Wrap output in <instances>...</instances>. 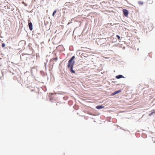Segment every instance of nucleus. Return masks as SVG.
<instances>
[{"label":"nucleus","mask_w":155,"mask_h":155,"mask_svg":"<svg viewBox=\"0 0 155 155\" xmlns=\"http://www.w3.org/2000/svg\"><path fill=\"white\" fill-rule=\"evenodd\" d=\"M74 58V56H72L69 61L68 64V68H69V71L71 73H75V71L73 69L75 63L74 61L73 60Z\"/></svg>","instance_id":"obj_1"},{"label":"nucleus","mask_w":155,"mask_h":155,"mask_svg":"<svg viewBox=\"0 0 155 155\" xmlns=\"http://www.w3.org/2000/svg\"><path fill=\"white\" fill-rule=\"evenodd\" d=\"M123 12L125 16L126 17H128L129 12L127 10L125 9H123Z\"/></svg>","instance_id":"obj_2"},{"label":"nucleus","mask_w":155,"mask_h":155,"mask_svg":"<svg viewBox=\"0 0 155 155\" xmlns=\"http://www.w3.org/2000/svg\"><path fill=\"white\" fill-rule=\"evenodd\" d=\"M28 26L30 30L32 31L33 29L32 24L31 22H29L28 23Z\"/></svg>","instance_id":"obj_3"},{"label":"nucleus","mask_w":155,"mask_h":155,"mask_svg":"<svg viewBox=\"0 0 155 155\" xmlns=\"http://www.w3.org/2000/svg\"><path fill=\"white\" fill-rule=\"evenodd\" d=\"M104 108V106L101 105H98L96 107V108L98 109H100Z\"/></svg>","instance_id":"obj_4"},{"label":"nucleus","mask_w":155,"mask_h":155,"mask_svg":"<svg viewBox=\"0 0 155 155\" xmlns=\"http://www.w3.org/2000/svg\"><path fill=\"white\" fill-rule=\"evenodd\" d=\"M116 78L117 79H120L121 78H124V76L121 75H117L116 76Z\"/></svg>","instance_id":"obj_5"},{"label":"nucleus","mask_w":155,"mask_h":155,"mask_svg":"<svg viewBox=\"0 0 155 155\" xmlns=\"http://www.w3.org/2000/svg\"><path fill=\"white\" fill-rule=\"evenodd\" d=\"M121 90H119L118 91H115L112 94V95H114L119 93H120L121 92Z\"/></svg>","instance_id":"obj_6"},{"label":"nucleus","mask_w":155,"mask_h":155,"mask_svg":"<svg viewBox=\"0 0 155 155\" xmlns=\"http://www.w3.org/2000/svg\"><path fill=\"white\" fill-rule=\"evenodd\" d=\"M154 114H155V111L153 110H152V112L149 114V116H151L153 115Z\"/></svg>","instance_id":"obj_7"},{"label":"nucleus","mask_w":155,"mask_h":155,"mask_svg":"<svg viewBox=\"0 0 155 155\" xmlns=\"http://www.w3.org/2000/svg\"><path fill=\"white\" fill-rule=\"evenodd\" d=\"M153 3V0H148L147 1V3L149 4H152Z\"/></svg>","instance_id":"obj_8"},{"label":"nucleus","mask_w":155,"mask_h":155,"mask_svg":"<svg viewBox=\"0 0 155 155\" xmlns=\"http://www.w3.org/2000/svg\"><path fill=\"white\" fill-rule=\"evenodd\" d=\"M57 12V11L56 10H55L54 11V12H53V14H52V16H54L55 14H56V13Z\"/></svg>","instance_id":"obj_9"},{"label":"nucleus","mask_w":155,"mask_h":155,"mask_svg":"<svg viewBox=\"0 0 155 155\" xmlns=\"http://www.w3.org/2000/svg\"><path fill=\"white\" fill-rule=\"evenodd\" d=\"M116 37L117 38L118 40H120V37L118 35H116Z\"/></svg>","instance_id":"obj_10"},{"label":"nucleus","mask_w":155,"mask_h":155,"mask_svg":"<svg viewBox=\"0 0 155 155\" xmlns=\"http://www.w3.org/2000/svg\"><path fill=\"white\" fill-rule=\"evenodd\" d=\"M53 60H55V61H56L57 60H58V58H54L53 59Z\"/></svg>","instance_id":"obj_11"},{"label":"nucleus","mask_w":155,"mask_h":155,"mask_svg":"<svg viewBox=\"0 0 155 155\" xmlns=\"http://www.w3.org/2000/svg\"><path fill=\"white\" fill-rule=\"evenodd\" d=\"M138 3L139 4L142 5L143 4V2H142L141 1H140L138 2Z\"/></svg>","instance_id":"obj_12"},{"label":"nucleus","mask_w":155,"mask_h":155,"mask_svg":"<svg viewBox=\"0 0 155 155\" xmlns=\"http://www.w3.org/2000/svg\"><path fill=\"white\" fill-rule=\"evenodd\" d=\"M5 44L4 43H2V47H5Z\"/></svg>","instance_id":"obj_13"}]
</instances>
